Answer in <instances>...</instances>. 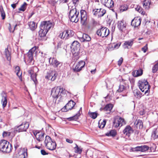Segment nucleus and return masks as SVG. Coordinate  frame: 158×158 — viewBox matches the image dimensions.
Listing matches in <instances>:
<instances>
[{
    "label": "nucleus",
    "instance_id": "48",
    "mask_svg": "<svg viewBox=\"0 0 158 158\" xmlns=\"http://www.w3.org/2000/svg\"><path fill=\"white\" fill-rule=\"evenodd\" d=\"M17 25H16L12 27L11 25L9 24V30L10 32H13L15 30V28L17 26Z\"/></svg>",
    "mask_w": 158,
    "mask_h": 158
},
{
    "label": "nucleus",
    "instance_id": "59",
    "mask_svg": "<svg viewBox=\"0 0 158 158\" xmlns=\"http://www.w3.org/2000/svg\"><path fill=\"white\" fill-rule=\"evenodd\" d=\"M123 61V59L122 57L120 58L118 61V65L119 66H120L122 64Z\"/></svg>",
    "mask_w": 158,
    "mask_h": 158
},
{
    "label": "nucleus",
    "instance_id": "40",
    "mask_svg": "<svg viewBox=\"0 0 158 158\" xmlns=\"http://www.w3.org/2000/svg\"><path fill=\"white\" fill-rule=\"evenodd\" d=\"M27 3L24 2L19 9V10L20 11H24L27 8Z\"/></svg>",
    "mask_w": 158,
    "mask_h": 158
},
{
    "label": "nucleus",
    "instance_id": "17",
    "mask_svg": "<svg viewBox=\"0 0 158 158\" xmlns=\"http://www.w3.org/2000/svg\"><path fill=\"white\" fill-rule=\"evenodd\" d=\"M29 124L28 122L23 123L21 125L18 127V130L19 132L26 131L28 128Z\"/></svg>",
    "mask_w": 158,
    "mask_h": 158
},
{
    "label": "nucleus",
    "instance_id": "64",
    "mask_svg": "<svg viewBox=\"0 0 158 158\" xmlns=\"http://www.w3.org/2000/svg\"><path fill=\"white\" fill-rule=\"evenodd\" d=\"M139 13H141V14L143 15H144L145 14V11L142 8V10H141V11L139 12Z\"/></svg>",
    "mask_w": 158,
    "mask_h": 158
},
{
    "label": "nucleus",
    "instance_id": "6",
    "mask_svg": "<svg viewBox=\"0 0 158 158\" xmlns=\"http://www.w3.org/2000/svg\"><path fill=\"white\" fill-rule=\"evenodd\" d=\"M44 143L46 147L49 150H53L56 148V143L55 141H52L51 138L48 136H46Z\"/></svg>",
    "mask_w": 158,
    "mask_h": 158
},
{
    "label": "nucleus",
    "instance_id": "43",
    "mask_svg": "<svg viewBox=\"0 0 158 158\" xmlns=\"http://www.w3.org/2000/svg\"><path fill=\"white\" fill-rule=\"evenodd\" d=\"M128 6L127 5L124 4L121 6L119 8V10L120 12H123L127 9Z\"/></svg>",
    "mask_w": 158,
    "mask_h": 158
},
{
    "label": "nucleus",
    "instance_id": "7",
    "mask_svg": "<svg viewBox=\"0 0 158 158\" xmlns=\"http://www.w3.org/2000/svg\"><path fill=\"white\" fill-rule=\"evenodd\" d=\"M38 48V47L35 46L31 49L27 53V61L31 64H34L33 56L35 53H36V50Z\"/></svg>",
    "mask_w": 158,
    "mask_h": 158
},
{
    "label": "nucleus",
    "instance_id": "4",
    "mask_svg": "<svg viewBox=\"0 0 158 158\" xmlns=\"http://www.w3.org/2000/svg\"><path fill=\"white\" fill-rule=\"evenodd\" d=\"M12 149L11 145L8 142L5 140L0 142V151L8 153L11 151Z\"/></svg>",
    "mask_w": 158,
    "mask_h": 158
},
{
    "label": "nucleus",
    "instance_id": "44",
    "mask_svg": "<svg viewBox=\"0 0 158 158\" xmlns=\"http://www.w3.org/2000/svg\"><path fill=\"white\" fill-rule=\"evenodd\" d=\"M57 73L55 71H53L52 72L51 78H50L51 81H54L56 78Z\"/></svg>",
    "mask_w": 158,
    "mask_h": 158
},
{
    "label": "nucleus",
    "instance_id": "50",
    "mask_svg": "<svg viewBox=\"0 0 158 158\" xmlns=\"http://www.w3.org/2000/svg\"><path fill=\"white\" fill-rule=\"evenodd\" d=\"M126 88L125 86L123 85H120L118 89V91L119 92H121L123 91Z\"/></svg>",
    "mask_w": 158,
    "mask_h": 158
},
{
    "label": "nucleus",
    "instance_id": "26",
    "mask_svg": "<svg viewBox=\"0 0 158 158\" xmlns=\"http://www.w3.org/2000/svg\"><path fill=\"white\" fill-rule=\"evenodd\" d=\"M28 25L30 29L32 31L35 30L36 28L37 24L34 22L31 21L28 23Z\"/></svg>",
    "mask_w": 158,
    "mask_h": 158
},
{
    "label": "nucleus",
    "instance_id": "18",
    "mask_svg": "<svg viewBox=\"0 0 158 158\" xmlns=\"http://www.w3.org/2000/svg\"><path fill=\"white\" fill-rule=\"evenodd\" d=\"M133 132V130L129 125L126 127L123 131V133L128 137H129L131 134Z\"/></svg>",
    "mask_w": 158,
    "mask_h": 158
},
{
    "label": "nucleus",
    "instance_id": "49",
    "mask_svg": "<svg viewBox=\"0 0 158 158\" xmlns=\"http://www.w3.org/2000/svg\"><path fill=\"white\" fill-rule=\"evenodd\" d=\"M149 147L147 145H143L141 146V152H144L148 150Z\"/></svg>",
    "mask_w": 158,
    "mask_h": 158
},
{
    "label": "nucleus",
    "instance_id": "24",
    "mask_svg": "<svg viewBox=\"0 0 158 158\" xmlns=\"http://www.w3.org/2000/svg\"><path fill=\"white\" fill-rule=\"evenodd\" d=\"M2 96V106L3 108L5 107L7 103V98L6 94L4 92L1 93Z\"/></svg>",
    "mask_w": 158,
    "mask_h": 158
},
{
    "label": "nucleus",
    "instance_id": "61",
    "mask_svg": "<svg viewBox=\"0 0 158 158\" xmlns=\"http://www.w3.org/2000/svg\"><path fill=\"white\" fill-rule=\"evenodd\" d=\"M41 154L43 155H45L48 154L46 152V151L44 150H41Z\"/></svg>",
    "mask_w": 158,
    "mask_h": 158
},
{
    "label": "nucleus",
    "instance_id": "56",
    "mask_svg": "<svg viewBox=\"0 0 158 158\" xmlns=\"http://www.w3.org/2000/svg\"><path fill=\"white\" fill-rule=\"evenodd\" d=\"M40 55L41 56L42 58L41 60H44V57L45 56V54L44 53H43V52H41L40 53Z\"/></svg>",
    "mask_w": 158,
    "mask_h": 158
},
{
    "label": "nucleus",
    "instance_id": "35",
    "mask_svg": "<svg viewBox=\"0 0 158 158\" xmlns=\"http://www.w3.org/2000/svg\"><path fill=\"white\" fill-rule=\"evenodd\" d=\"M117 134V132L115 130H112L109 132L106 133V135L107 136H115Z\"/></svg>",
    "mask_w": 158,
    "mask_h": 158
},
{
    "label": "nucleus",
    "instance_id": "9",
    "mask_svg": "<svg viewBox=\"0 0 158 158\" xmlns=\"http://www.w3.org/2000/svg\"><path fill=\"white\" fill-rule=\"evenodd\" d=\"M113 126L117 128L119 126H122L123 125L125 124V121L123 119L119 116H117L114 119L113 122Z\"/></svg>",
    "mask_w": 158,
    "mask_h": 158
},
{
    "label": "nucleus",
    "instance_id": "53",
    "mask_svg": "<svg viewBox=\"0 0 158 158\" xmlns=\"http://www.w3.org/2000/svg\"><path fill=\"white\" fill-rule=\"evenodd\" d=\"M120 45V44H114L112 45V47H113V49H117L119 47Z\"/></svg>",
    "mask_w": 158,
    "mask_h": 158
},
{
    "label": "nucleus",
    "instance_id": "30",
    "mask_svg": "<svg viewBox=\"0 0 158 158\" xmlns=\"http://www.w3.org/2000/svg\"><path fill=\"white\" fill-rule=\"evenodd\" d=\"M152 72L153 73H158V61L155 62L152 68Z\"/></svg>",
    "mask_w": 158,
    "mask_h": 158
},
{
    "label": "nucleus",
    "instance_id": "12",
    "mask_svg": "<svg viewBox=\"0 0 158 158\" xmlns=\"http://www.w3.org/2000/svg\"><path fill=\"white\" fill-rule=\"evenodd\" d=\"M85 64V62L83 61H80L77 63L73 65V69L75 71H80L84 67Z\"/></svg>",
    "mask_w": 158,
    "mask_h": 158
},
{
    "label": "nucleus",
    "instance_id": "54",
    "mask_svg": "<svg viewBox=\"0 0 158 158\" xmlns=\"http://www.w3.org/2000/svg\"><path fill=\"white\" fill-rule=\"evenodd\" d=\"M148 49V44H147L143 47L141 49L142 51H143L144 53L146 52Z\"/></svg>",
    "mask_w": 158,
    "mask_h": 158
},
{
    "label": "nucleus",
    "instance_id": "31",
    "mask_svg": "<svg viewBox=\"0 0 158 158\" xmlns=\"http://www.w3.org/2000/svg\"><path fill=\"white\" fill-rule=\"evenodd\" d=\"M133 93L135 96L137 98H140L141 97L142 94L138 89L134 90L133 91Z\"/></svg>",
    "mask_w": 158,
    "mask_h": 158
},
{
    "label": "nucleus",
    "instance_id": "2",
    "mask_svg": "<svg viewBox=\"0 0 158 158\" xmlns=\"http://www.w3.org/2000/svg\"><path fill=\"white\" fill-rule=\"evenodd\" d=\"M52 26V23L49 21L42 22L39 32V36L41 37L45 36Z\"/></svg>",
    "mask_w": 158,
    "mask_h": 158
},
{
    "label": "nucleus",
    "instance_id": "37",
    "mask_svg": "<svg viewBox=\"0 0 158 158\" xmlns=\"http://www.w3.org/2000/svg\"><path fill=\"white\" fill-rule=\"evenodd\" d=\"M88 114L89 116L93 119L96 118L98 116V113L96 112H92L89 111Z\"/></svg>",
    "mask_w": 158,
    "mask_h": 158
},
{
    "label": "nucleus",
    "instance_id": "13",
    "mask_svg": "<svg viewBox=\"0 0 158 158\" xmlns=\"http://www.w3.org/2000/svg\"><path fill=\"white\" fill-rule=\"evenodd\" d=\"M19 150H18L16 152H15V157H16V158H25L27 156V152L20 150L19 148Z\"/></svg>",
    "mask_w": 158,
    "mask_h": 158
},
{
    "label": "nucleus",
    "instance_id": "52",
    "mask_svg": "<svg viewBox=\"0 0 158 158\" xmlns=\"http://www.w3.org/2000/svg\"><path fill=\"white\" fill-rule=\"evenodd\" d=\"M100 10H101L100 9H95L94 10H93L94 15H97L98 16V13H99Z\"/></svg>",
    "mask_w": 158,
    "mask_h": 158
},
{
    "label": "nucleus",
    "instance_id": "34",
    "mask_svg": "<svg viewBox=\"0 0 158 158\" xmlns=\"http://www.w3.org/2000/svg\"><path fill=\"white\" fill-rule=\"evenodd\" d=\"M106 120L104 119L103 121H101V120L98 122V127L100 128H103L106 123Z\"/></svg>",
    "mask_w": 158,
    "mask_h": 158
},
{
    "label": "nucleus",
    "instance_id": "41",
    "mask_svg": "<svg viewBox=\"0 0 158 158\" xmlns=\"http://www.w3.org/2000/svg\"><path fill=\"white\" fill-rule=\"evenodd\" d=\"M143 74V71L142 69H139L136 71V74L135 73L133 76L136 77L141 75Z\"/></svg>",
    "mask_w": 158,
    "mask_h": 158
},
{
    "label": "nucleus",
    "instance_id": "27",
    "mask_svg": "<svg viewBox=\"0 0 158 158\" xmlns=\"http://www.w3.org/2000/svg\"><path fill=\"white\" fill-rule=\"evenodd\" d=\"M5 54L7 60L8 61H10L11 60L10 52V49H9L8 48L5 49Z\"/></svg>",
    "mask_w": 158,
    "mask_h": 158
},
{
    "label": "nucleus",
    "instance_id": "11",
    "mask_svg": "<svg viewBox=\"0 0 158 158\" xmlns=\"http://www.w3.org/2000/svg\"><path fill=\"white\" fill-rule=\"evenodd\" d=\"M38 69L36 67H31L28 70V73L30 75L31 79L34 81L36 85L37 84V81L36 79L37 74L36 73L34 72V70Z\"/></svg>",
    "mask_w": 158,
    "mask_h": 158
},
{
    "label": "nucleus",
    "instance_id": "57",
    "mask_svg": "<svg viewBox=\"0 0 158 158\" xmlns=\"http://www.w3.org/2000/svg\"><path fill=\"white\" fill-rule=\"evenodd\" d=\"M77 119V118H76L75 116L72 117L70 118H67V119H68L69 121H72L73 120H76Z\"/></svg>",
    "mask_w": 158,
    "mask_h": 158
},
{
    "label": "nucleus",
    "instance_id": "33",
    "mask_svg": "<svg viewBox=\"0 0 158 158\" xmlns=\"http://www.w3.org/2000/svg\"><path fill=\"white\" fill-rule=\"evenodd\" d=\"M150 2L149 0H145L143 2V7L145 9H148L150 4Z\"/></svg>",
    "mask_w": 158,
    "mask_h": 158
},
{
    "label": "nucleus",
    "instance_id": "3",
    "mask_svg": "<svg viewBox=\"0 0 158 158\" xmlns=\"http://www.w3.org/2000/svg\"><path fill=\"white\" fill-rule=\"evenodd\" d=\"M71 4L70 3L69 5V16L71 21L76 23L78 21L79 19L78 16L79 12L77 11L75 7H73L72 6L71 7Z\"/></svg>",
    "mask_w": 158,
    "mask_h": 158
},
{
    "label": "nucleus",
    "instance_id": "47",
    "mask_svg": "<svg viewBox=\"0 0 158 158\" xmlns=\"http://www.w3.org/2000/svg\"><path fill=\"white\" fill-rule=\"evenodd\" d=\"M52 72H53V71H50L47 73V75L45 76V78L48 80H50L51 78V75Z\"/></svg>",
    "mask_w": 158,
    "mask_h": 158
},
{
    "label": "nucleus",
    "instance_id": "32",
    "mask_svg": "<svg viewBox=\"0 0 158 158\" xmlns=\"http://www.w3.org/2000/svg\"><path fill=\"white\" fill-rule=\"evenodd\" d=\"M135 126L137 128L139 129H141L143 128V125L142 121L140 119H138L136 121V122L135 123Z\"/></svg>",
    "mask_w": 158,
    "mask_h": 158
},
{
    "label": "nucleus",
    "instance_id": "16",
    "mask_svg": "<svg viewBox=\"0 0 158 158\" xmlns=\"http://www.w3.org/2000/svg\"><path fill=\"white\" fill-rule=\"evenodd\" d=\"M76 103L72 100H70L69 102L62 109V110L64 112H66L69 110H71L74 107Z\"/></svg>",
    "mask_w": 158,
    "mask_h": 158
},
{
    "label": "nucleus",
    "instance_id": "46",
    "mask_svg": "<svg viewBox=\"0 0 158 158\" xmlns=\"http://www.w3.org/2000/svg\"><path fill=\"white\" fill-rule=\"evenodd\" d=\"M0 11L1 13V16L2 17V19H5L6 15L2 7L0 8Z\"/></svg>",
    "mask_w": 158,
    "mask_h": 158
},
{
    "label": "nucleus",
    "instance_id": "45",
    "mask_svg": "<svg viewBox=\"0 0 158 158\" xmlns=\"http://www.w3.org/2000/svg\"><path fill=\"white\" fill-rule=\"evenodd\" d=\"M101 10L98 13V16L101 17L104 15L106 13V10L104 9L100 8Z\"/></svg>",
    "mask_w": 158,
    "mask_h": 158
},
{
    "label": "nucleus",
    "instance_id": "51",
    "mask_svg": "<svg viewBox=\"0 0 158 158\" xmlns=\"http://www.w3.org/2000/svg\"><path fill=\"white\" fill-rule=\"evenodd\" d=\"M10 135V132L7 131H4L2 135L4 137H8Z\"/></svg>",
    "mask_w": 158,
    "mask_h": 158
},
{
    "label": "nucleus",
    "instance_id": "15",
    "mask_svg": "<svg viewBox=\"0 0 158 158\" xmlns=\"http://www.w3.org/2000/svg\"><path fill=\"white\" fill-rule=\"evenodd\" d=\"M80 46V44L78 41H74L72 44L70 46L72 50L71 51L73 53V52H74L75 53L78 52Z\"/></svg>",
    "mask_w": 158,
    "mask_h": 158
},
{
    "label": "nucleus",
    "instance_id": "28",
    "mask_svg": "<svg viewBox=\"0 0 158 158\" xmlns=\"http://www.w3.org/2000/svg\"><path fill=\"white\" fill-rule=\"evenodd\" d=\"M58 47L62 48L63 52H64V51H65L66 53L67 52V47L63 42L59 43L58 44Z\"/></svg>",
    "mask_w": 158,
    "mask_h": 158
},
{
    "label": "nucleus",
    "instance_id": "21",
    "mask_svg": "<svg viewBox=\"0 0 158 158\" xmlns=\"http://www.w3.org/2000/svg\"><path fill=\"white\" fill-rule=\"evenodd\" d=\"M102 3L108 8L113 7L114 3L112 0H101Z\"/></svg>",
    "mask_w": 158,
    "mask_h": 158
},
{
    "label": "nucleus",
    "instance_id": "8",
    "mask_svg": "<svg viewBox=\"0 0 158 158\" xmlns=\"http://www.w3.org/2000/svg\"><path fill=\"white\" fill-rule=\"evenodd\" d=\"M74 32L71 30H67L64 31L60 33L59 37L61 39L66 40L73 35Z\"/></svg>",
    "mask_w": 158,
    "mask_h": 158
},
{
    "label": "nucleus",
    "instance_id": "5",
    "mask_svg": "<svg viewBox=\"0 0 158 158\" xmlns=\"http://www.w3.org/2000/svg\"><path fill=\"white\" fill-rule=\"evenodd\" d=\"M138 85L140 90L142 92H144L146 94L150 89V87L146 80L141 79L139 80Z\"/></svg>",
    "mask_w": 158,
    "mask_h": 158
},
{
    "label": "nucleus",
    "instance_id": "25",
    "mask_svg": "<svg viewBox=\"0 0 158 158\" xmlns=\"http://www.w3.org/2000/svg\"><path fill=\"white\" fill-rule=\"evenodd\" d=\"M118 27V29L122 31H124L126 28V25L124 23L123 20L118 21L117 23Z\"/></svg>",
    "mask_w": 158,
    "mask_h": 158
},
{
    "label": "nucleus",
    "instance_id": "36",
    "mask_svg": "<svg viewBox=\"0 0 158 158\" xmlns=\"http://www.w3.org/2000/svg\"><path fill=\"white\" fill-rule=\"evenodd\" d=\"M152 136L154 139L157 138L158 137V127L154 129L152 132Z\"/></svg>",
    "mask_w": 158,
    "mask_h": 158
},
{
    "label": "nucleus",
    "instance_id": "1",
    "mask_svg": "<svg viewBox=\"0 0 158 158\" xmlns=\"http://www.w3.org/2000/svg\"><path fill=\"white\" fill-rule=\"evenodd\" d=\"M64 89L60 86H58L52 88L51 90V96L56 101L57 99L61 100L65 95Z\"/></svg>",
    "mask_w": 158,
    "mask_h": 158
},
{
    "label": "nucleus",
    "instance_id": "19",
    "mask_svg": "<svg viewBox=\"0 0 158 158\" xmlns=\"http://www.w3.org/2000/svg\"><path fill=\"white\" fill-rule=\"evenodd\" d=\"M81 22L82 25L85 24L87 19V15L86 12L84 10H81Z\"/></svg>",
    "mask_w": 158,
    "mask_h": 158
},
{
    "label": "nucleus",
    "instance_id": "42",
    "mask_svg": "<svg viewBox=\"0 0 158 158\" xmlns=\"http://www.w3.org/2000/svg\"><path fill=\"white\" fill-rule=\"evenodd\" d=\"M74 149L76 153L79 154H81L82 151V149L79 147L77 144H76V147L74 148Z\"/></svg>",
    "mask_w": 158,
    "mask_h": 158
},
{
    "label": "nucleus",
    "instance_id": "20",
    "mask_svg": "<svg viewBox=\"0 0 158 158\" xmlns=\"http://www.w3.org/2000/svg\"><path fill=\"white\" fill-rule=\"evenodd\" d=\"M33 132L37 140L41 141L44 140V134L37 131H34Z\"/></svg>",
    "mask_w": 158,
    "mask_h": 158
},
{
    "label": "nucleus",
    "instance_id": "39",
    "mask_svg": "<svg viewBox=\"0 0 158 158\" xmlns=\"http://www.w3.org/2000/svg\"><path fill=\"white\" fill-rule=\"evenodd\" d=\"M113 107V105L112 104H108L106 105L104 109L105 111H110Z\"/></svg>",
    "mask_w": 158,
    "mask_h": 158
},
{
    "label": "nucleus",
    "instance_id": "55",
    "mask_svg": "<svg viewBox=\"0 0 158 158\" xmlns=\"http://www.w3.org/2000/svg\"><path fill=\"white\" fill-rule=\"evenodd\" d=\"M15 152L17 151L18 150H19V148H20V150H22L20 148H19V145L17 143H16L15 144Z\"/></svg>",
    "mask_w": 158,
    "mask_h": 158
},
{
    "label": "nucleus",
    "instance_id": "29",
    "mask_svg": "<svg viewBox=\"0 0 158 158\" xmlns=\"http://www.w3.org/2000/svg\"><path fill=\"white\" fill-rule=\"evenodd\" d=\"M15 72L20 79L22 77V72L20 71V68L19 66H16L15 67Z\"/></svg>",
    "mask_w": 158,
    "mask_h": 158
},
{
    "label": "nucleus",
    "instance_id": "22",
    "mask_svg": "<svg viewBox=\"0 0 158 158\" xmlns=\"http://www.w3.org/2000/svg\"><path fill=\"white\" fill-rule=\"evenodd\" d=\"M141 22V19L139 18H135L133 19L131 22V25L134 27H136L139 26Z\"/></svg>",
    "mask_w": 158,
    "mask_h": 158
},
{
    "label": "nucleus",
    "instance_id": "38",
    "mask_svg": "<svg viewBox=\"0 0 158 158\" xmlns=\"http://www.w3.org/2000/svg\"><path fill=\"white\" fill-rule=\"evenodd\" d=\"M83 41H89L91 40L90 36L85 34H84L82 36Z\"/></svg>",
    "mask_w": 158,
    "mask_h": 158
},
{
    "label": "nucleus",
    "instance_id": "58",
    "mask_svg": "<svg viewBox=\"0 0 158 158\" xmlns=\"http://www.w3.org/2000/svg\"><path fill=\"white\" fill-rule=\"evenodd\" d=\"M142 8L139 6H137L135 8V10L138 12H140L142 10Z\"/></svg>",
    "mask_w": 158,
    "mask_h": 158
},
{
    "label": "nucleus",
    "instance_id": "10",
    "mask_svg": "<svg viewBox=\"0 0 158 158\" xmlns=\"http://www.w3.org/2000/svg\"><path fill=\"white\" fill-rule=\"evenodd\" d=\"M109 33V30L106 27H102L98 30L97 31V35L102 37H106Z\"/></svg>",
    "mask_w": 158,
    "mask_h": 158
},
{
    "label": "nucleus",
    "instance_id": "62",
    "mask_svg": "<svg viewBox=\"0 0 158 158\" xmlns=\"http://www.w3.org/2000/svg\"><path fill=\"white\" fill-rule=\"evenodd\" d=\"M18 2H17L16 3L13 4L11 5V7L13 8V9H14L16 7L17 5L18 4Z\"/></svg>",
    "mask_w": 158,
    "mask_h": 158
},
{
    "label": "nucleus",
    "instance_id": "23",
    "mask_svg": "<svg viewBox=\"0 0 158 158\" xmlns=\"http://www.w3.org/2000/svg\"><path fill=\"white\" fill-rule=\"evenodd\" d=\"M134 40L131 39L125 41L123 44V46L125 49H129L131 48L133 44Z\"/></svg>",
    "mask_w": 158,
    "mask_h": 158
},
{
    "label": "nucleus",
    "instance_id": "63",
    "mask_svg": "<svg viewBox=\"0 0 158 158\" xmlns=\"http://www.w3.org/2000/svg\"><path fill=\"white\" fill-rule=\"evenodd\" d=\"M78 1V0H73L72 1V3L74 5V6H72L73 7H75V4L76 2Z\"/></svg>",
    "mask_w": 158,
    "mask_h": 158
},
{
    "label": "nucleus",
    "instance_id": "14",
    "mask_svg": "<svg viewBox=\"0 0 158 158\" xmlns=\"http://www.w3.org/2000/svg\"><path fill=\"white\" fill-rule=\"evenodd\" d=\"M49 63L50 64L53 66L55 68L60 67L62 65V63L58 60L55 58H50L49 59Z\"/></svg>",
    "mask_w": 158,
    "mask_h": 158
},
{
    "label": "nucleus",
    "instance_id": "60",
    "mask_svg": "<svg viewBox=\"0 0 158 158\" xmlns=\"http://www.w3.org/2000/svg\"><path fill=\"white\" fill-rule=\"evenodd\" d=\"M141 146H138V147H137L134 148L135 150V151H141Z\"/></svg>",
    "mask_w": 158,
    "mask_h": 158
}]
</instances>
